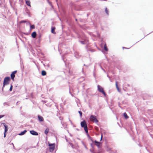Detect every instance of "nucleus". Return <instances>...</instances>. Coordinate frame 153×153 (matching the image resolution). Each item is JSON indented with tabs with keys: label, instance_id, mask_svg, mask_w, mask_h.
Segmentation results:
<instances>
[{
	"label": "nucleus",
	"instance_id": "nucleus-19",
	"mask_svg": "<svg viewBox=\"0 0 153 153\" xmlns=\"http://www.w3.org/2000/svg\"><path fill=\"white\" fill-rule=\"evenodd\" d=\"M117 83H118L117 82H116V88H117V89L118 90H119V87H118Z\"/></svg>",
	"mask_w": 153,
	"mask_h": 153
},
{
	"label": "nucleus",
	"instance_id": "nucleus-1",
	"mask_svg": "<svg viewBox=\"0 0 153 153\" xmlns=\"http://www.w3.org/2000/svg\"><path fill=\"white\" fill-rule=\"evenodd\" d=\"M81 126L84 128V130L87 133H88V129L87 124L85 120H83L81 123Z\"/></svg>",
	"mask_w": 153,
	"mask_h": 153
},
{
	"label": "nucleus",
	"instance_id": "nucleus-26",
	"mask_svg": "<svg viewBox=\"0 0 153 153\" xmlns=\"http://www.w3.org/2000/svg\"><path fill=\"white\" fill-rule=\"evenodd\" d=\"M80 42L82 44H85L84 42L83 41H81Z\"/></svg>",
	"mask_w": 153,
	"mask_h": 153
},
{
	"label": "nucleus",
	"instance_id": "nucleus-7",
	"mask_svg": "<svg viewBox=\"0 0 153 153\" xmlns=\"http://www.w3.org/2000/svg\"><path fill=\"white\" fill-rule=\"evenodd\" d=\"M30 132L31 134L34 135H38V133L33 130H32L30 131Z\"/></svg>",
	"mask_w": 153,
	"mask_h": 153
},
{
	"label": "nucleus",
	"instance_id": "nucleus-4",
	"mask_svg": "<svg viewBox=\"0 0 153 153\" xmlns=\"http://www.w3.org/2000/svg\"><path fill=\"white\" fill-rule=\"evenodd\" d=\"M90 120L93 122L97 123L98 122V120H97L96 116L91 115L90 117Z\"/></svg>",
	"mask_w": 153,
	"mask_h": 153
},
{
	"label": "nucleus",
	"instance_id": "nucleus-22",
	"mask_svg": "<svg viewBox=\"0 0 153 153\" xmlns=\"http://www.w3.org/2000/svg\"><path fill=\"white\" fill-rule=\"evenodd\" d=\"M35 26L33 25L30 26V28L32 29H34L35 28Z\"/></svg>",
	"mask_w": 153,
	"mask_h": 153
},
{
	"label": "nucleus",
	"instance_id": "nucleus-16",
	"mask_svg": "<svg viewBox=\"0 0 153 153\" xmlns=\"http://www.w3.org/2000/svg\"><path fill=\"white\" fill-rule=\"evenodd\" d=\"M55 27H53L51 29V32L53 33H55Z\"/></svg>",
	"mask_w": 153,
	"mask_h": 153
},
{
	"label": "nucleus",
	"instance_id": "nucleus-11",
	"mask_svg": "<svg viewBox=\"0 0 153 153\" xmlns=\"http://www.w3.org/2000/svg\"><path fill=\"white\" fill-rule=\"evenodd\" d=\"M26 3L27 5L29 6L30 7V1L29 0H26Z\"/></svg>",
	"mask_w": 153,
	"mask_h": 153
},
{
	"label": "nucleus",
	"instance_id": "nucleus-2",
	"mask_svg": "<svg viewBox=\"0 0 153 153\" xmlns=\"http://www.w3.org/2000/svg\"><path fill=\"white\" fill-rule=\"evenodd\" d=\"M49 146H50L49 148V150L50 152H52L54 150L55 147V143L53 144H50L49 143Z\"/></svg>",
	"mask_w": 153,
	"mask_h": 153
},
{
	"label": "nucleus",
	"instance_id": "nucleus-25",
	"mask_svg": "<svg viewBox=\"0 0 153 153\" xmlns=\"http://www.w3.org/2000/svg\"><path fill=\"white\" fill-rule=\"evenodd\" d=\"M102 137H103L102 134H101V137L100 140H102Z\"/></svg>",
	"mask_w": 153,
	"mask_h": 153
},
{
	"label": "nucleus",
	"instance_id": "nucleus-28",
	"mask_svg": "<svg viewBox=\"0 0 153 153\" xmlns=\"http://www.w3.org/2000/svg\"><path fill=\"white\" fill-rule=\"evenodd\" d=\"M4 116L3 115H0V119L2 117H3Z\"/></svg>",
	"mask_w": 153,
	"mask_h": 153
},
{
	"label": "nucleus",
	"instance_id": "nucleus-17",
	"mask_svg": "<svg viewBox=\"0 0 153 153\" xmlns=\"http://www.w3.org/2000/svg\"><path fill=\"white\" fill-rule=\"evenodd\" d=\"M49 129L48 128H47L45 130V133L46 134H47L48 133V132H49Z\"/></svg>",
	"mask_w": 153,
	"mask_h": 153
},
{
	"label": "nucleus",
	"instance_id": "nucleus-23",
	"mask_svg": "<svg viewBox=\"0 0 153 153\" xmlns=\"http://www.w3.org/2000/svg\"><path fill=\"white\" fill-rule=\"evenodd\" d=\"M12 88H13V86L12 85H11L10 88V89H9V90L10 91H12Z\"/></svg>",
	"mask_w": 153,
	"mask_h": 153
},
{
	"label": "nucleus",
	"instance_id": "nucleus-21",
	"mask_svg": "<svg viewBox=\"0 0 153 153\" xmlns=\"http://www.w3.org/2000/svg\"><path fill=\"white\" fill-rule=\"evenodd\" d=\"M105 12L106 13V14L107 15H108V10L106 8L105 9Z\"/></svg>",
	"mask_w": 153,
	"mask_h": 153
},
{
	"label": "nucleus",
	"instance_id": "nucleus-12",
	"mask_svg": "<svg viewBox=\"0 0 153 153\" xmlns=\"http://www.w3.org/2000/svg\"><path fill=\"white\" fill-rule=\"evenodd\" d=\"M94 143H96V145L97 146L99 147L100 146V143L99 142H97L96 140H95L94 141Z\"/></svg>",
	"mask_w": 153,
	"mask_h": 153
},
{
	"label": "nucleus",
	"instance_id": "nucleus-8",
	"mask_svg": "<svg viewBox=\"0 0 153 153\" xmlns=\"http://www.w3.org/2000/svg\"><path fill=\"white\" fill-rule=\"evenodd\" d=\"M38 117L39 121L42 122L44 121V118L42 116L38 115Z\"/></svg>",
	"mask_w": 153,
	"mask_h": 153
},
{
	"label": "nucleus",
	"instance_id": "nucleus-14",
	"mask_svg": "<svg viewBox=\"0 0 153 153\" xmlns=\"http://www.w3.org/2000/svg\"><path fill=\"white\" fill-rule=\"evenodd\" d=\"M123 115L126 119H127L129 118V117L127 115V114L126 112L124 113Z\"/></svg>",
	"mask_w": 153,
	"mask_h": 153
},
{
	"label": "nucleus",
	"instance_id": "nucleus-15",
	"mask_svg": "<svg viewBox=\"0 0 153 153\" xmlns=\"http://www.w3.org/2000/svg\"><path fill=\"white\" fill-rule=\"evenodd\" d=\"M4 126L5 127L4 133H6L8 131L7 126L5 125H4Z\"/></svg>",
	"mask_w": 153,
	"mask_h": 153
},
{
	"label": "nucleus",
	"instance_id": "nucleus-24",
	"mask_svg": "<svg viewBox=\"0 0 153 153\" xmlns=\"http://www.w3.org/2000/svg\"><path fill=\"white\" fill-rule=\"evenodd\" d=\"M26 22V21H22L20 22L21 23H25Z\"/></svg>",
	"mask_w": 153,
	"mask_h": 153
},
{
	"label": "nucleus",
	"instance_id": "nucleus-10",
	"mask_svg": "<svg viewBox=\"0 0 153 153\" xmlns=\"http://www.w3.org/2000/svg\"><path fill=\"white\" fill-rule=\"evenodd\" d=\"M27 132L26 130H25L24 131H22L21 133L19 134V135H22L24 134Z\"/></svg>",
	"mask_w": 153,
	"mask_h": 153
},
{
	"label": "nucleus",
	"instance_id": "nucleus-6",
	"mask_svg": "<svg viewBox=\"0 0 153 153\" xmlns=\"http://www.w3.org/2000/svg\"><path fill=\"white\" fill-rule=\"evenodd\" d=\"M17 71H15L12 72L10 76L12 79L13 80L15 77V74L16 73Z\"/></svg>",
	"mask_w": 153,
	"mask_h": 153
},
{
	"label": "nucleus",
	"instance_id": "nucleus-20",
	"mask_svg": "<svg viewBox=\"0 0 153 153\" xmlns=\"http://www.w3.org/2000/svg\"><path fill=\"white\" fill-rule=\"evenodd\" d=\"M79 114L80 117H82V113L81 111H79Z\"/></svg>",
	"mask_w": 153,
	"mask_h": 153
},
{
	"label": "nucleus",
	"instance_id": "nucleus-9",
	"mask_svg": "<svg viewBox=\"0 0 153 153\" xmlns=\"http://www.w3.org/2000/svg\"><path fill=\"white\" fill-rule=\"evenodd\" d=\"M31 36L33 38H35L36 36V32L35 31L33 32L32 33Z\"/></svg>",
	"mask_w": 153,
	"mask_h": 153
},
{
	"label": "nucleus",
	"instance_id": "nucleus-27",
	"mask_svg": "<svg viewBox=\"0 0 153 153\" xmlns=\"http://www.w3.org/2000/svg\"><path fill=\"white\" fill-rule=\"evenodd\" d=\"M6 133L4 132V137H6Z\"/></svg>",
	"mask_w": 153,
	"mask_h": 153
},
{
	"label": "nucleus",
	"instance_id": "nucleus-18",
	"mask_svg": "<svg viewBox=\"0 0 153 153\" xmlns=\"http://www.w3.org/2000/svg\"><path fill=\"white\" fill-rule=\"evenodd\" d=\"M104 49L105 51H108V49L107 47L106 44H105L104 45Z\"/></svg>",
	"mask_w": 153,
	"mask_h": 153
},
{
	"label": "nucleus",
	"instance_id": "nucleus-5",
	"mask_svg": "<svg viewBox=\"0 0 153 153\" xmlns=\"http://www.w3.org/2000/svg\"><path fill=\"white\" fill-rule=\"evenodd\" d=\"M97 88L98 90L100 92L102 93L104 95H105L106 94L104 92L103 88L102 87L100 86L99 85H98L97 86Z\"/></svg>",
	"mask_w": 153,
	"mask_h": 153
},
{
	"label": "nucleus",
	"instance_id": "nucleus-3",
	"mask_svg": "<svg viewBox=\"0 0 153 153\" xmlns=\"http://www.w3.org/2000/svg\"><path fill=\"white\" fill-rule=\"evenodd\" d=\"M10 80V78L9 77H6L4 78L3 82V87L9 83Z\"/></svg>",
	"mask_w": 153,
	"mask_h": 153
},
{
	"label": "nucleus",
	"instance_id": "nucleus-13",
	"mask_svg": "<svg viewBox=\"0 0 153 153\" xmlns=\"http://www.w3.org/2000/svg\"><path fill=\"white\" fill-rule=\"evenodd\" d=\"M42 75L44 76L46 75V72L45 71H42L41 73Z\"/></svg>",
	"mask_w": 153,
	"mask_h": 153
}]
</instances>
